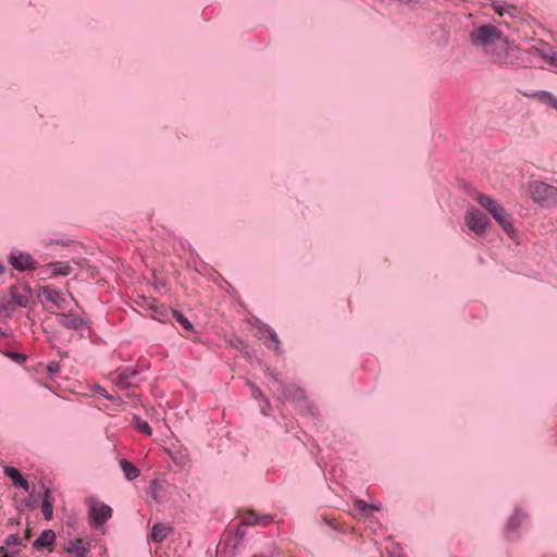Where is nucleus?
<instances>
[{"label": "nucleus", "mask_w": 557, "mask_h": 557, "mask_svg": "<svg viewBox=\"0 0 557 557\" xmlns=\"http://www.w3.org/2000/svg\"><path fill=\"white\" fill-rule=\"evenodd\" d=\"M485 54L492 63L502 66H515L519 61V49L508 40L500 39Z\"/></svg>", "instance_id": "obj_1"}, {"label": "nucleus", "mask_w": 557, "mask_h": 557, "mask_svg": "<svg viewBox=\"0 0 557 557\" xmlns=\"http://www.w3.org/2000/svg\"><path fill=\"white\" fill-rule=\"evenodd\" d=\"M502 32L492 24L476 27L470 33V40L476 47H482L487 52L497 41L502 39Z\"/></svg>", "instance_id": "obj_2"}, {"label": "nucleus", "mask_w": 557, "mask_h": 557, "mask_svg": "<svg viewBox=\"0 0 557 557\" xmlns=\"http://www.w3.org/2000/svg\"><path fill=\"white\" fill-rule=\"evenodd\" d=\"M530 195L532 200L542 207L557 205V187L544 182H532L530 184Z\"/></svg>", "instance_id": "obj_3"}, {"label": "nucleus", "mask_w": 557, "mask_h": 557, "mask_svg": "<svg viewBox=\"0 0 557 557\" xmlns=\"http://www.w3.org/2000/svg\"><path fill=\"white\" fill-rule=\"evenodd\" d=\"M112 517V508L101 502L92 499L88 508L89 525L97 528L107 523Z\"/></svg>", "instance_id": "obj_4"}, {"label": "nucleus", "mask_w": 557, "mask_h": 557, "mask_svg": "<svg viewBox=\"0 0 557 557\" xmlns=\"http://www.w3.org/2000/svg\"><path fill=\"white\" fill-rule=\"evenodd\" d=\"M8 261L20 272L34 271L38 267V262L28 252L12 251Z\"/></svg>", "instance_id": "obj_5"}, {"label": "nucleus", "mask_w": 557, "mask_h": 557, "mask_svg": "<svg viewBox=\"0 0 557 557\" xmlns=\"http://www.w3.org/2000/svg\"><path fill=\"white\" fill-rule=\"evenodd\" d=\"M466 222L468 227L480 236L484 235L490 226L488 218L475 209L467 213Z\"/></svg>", "instance_id": "obj_6"}, {"label": "nucleus", "mask_w": 557, "mask_h": 557, "mask_svg": "<svg viewBox=\"0 0 557 557\" xmlns=\"http://www.w3.org/2000/svg\"><path fill=\"white\" fill-rule=\"evenodd\" d=\"M39 297H42L46 301L52 302L60 309H64L66 307L67 298H72L70 292L60 293L54 289H51L48 286H41L38 293Z\"/></svg>", "instance_id": "obj_7"}, {"label": "nucleus", "mask_w": 557, "mask_h": 557, "mask_svg": "<svg viewBox=\"0 0 557 557\" xmlns=\"http://www.w3.org/2000/svg\"><path fill=\"white\" fill-rule=\"evenodd\" d=\"M490 214L495 219V221L510 238L516 236V228L511 223L510 214L502 205L492 209Z\"/></svg>", "instance_id": "obj_8"}, {"label": "nucleus", "mask_w": 557, "mask_h": 557, "mask_svg": "<svg viewBox=\"0 0 557 557\" xmlns=\"http://www.w3.org/2000/svg\"><path fill=\"white\" fill-rule=\"evenodd\" d=\"M278 393L282 398L296 401L301 406V403H307V395L304 388L292 384L285 383L278 388Z\"/></svg>", "instance_id": "obj_9"}, {"label": "nucleus", "mask_w": 557, "mask_h": 557, "mask_svg": "<svg viewBox=\"0 0 557 557\" xmlns=\"http://www.w3.org/2000/svg\"><path fill=\"white\" fill-rule=\"evenodd\" d=\"M57 320L62 327L73 331H81L88 324L87 320L71 313H59Z\"/></svg>", "instance_id": "obj_10"}, {"label": "nucleus", "mask_w": 557, "mask_h": 557, "mask_svg": "<svg viewBox=\"0 0 557 557\" xmlns=\"http://www.w3.org/2000/svg\"><path fill=\"white\" fill-rule=\"evenodd\" d=\"M3 473L12 481L13 485L22 488L24 492L29 491L28 481L21 474V472L11 466H7L3 469Z\"/></svg>", "instance_id": "obj_11"}, {"label": "nucleus", "mask_w": 557, "mask_h": 557, "mask_svg": "<svg viewBox=\"0 0 557 557\" xmlns=\"http://www.w3.org/2000/svg\"><path fill=\"white\" fill-rule=\"evenodd\" d=\"M64 550L75 557H87L89 548L84 545V540L81 537L70 540L64 546Z\"/></svg>", "instance_id": "obj_12"}, {"label": "nucleus", "mask_w": 557, "mask_h": 557, "mask_svg": "<svg viewBox=\"0 0 557 557\" xmlns=\"http://www.w3.org/2000/svg\"><path fill=\"white\" fill-rule=\"evenodd\" d=\"M55 533L53 530H44L39 536L33 542V547L37 550H41L51 546L55 542Z\"/></svg>", "instance_id": "obj_13"}, {"label": "nucleus", "mask_w": 557, "mask_h": 557, "mask_svg": "<svg viewBox=\"0 0 557 557\" xmlns=\"http://www.w3.org/2000/svg\"><path fill=\"white\" fill-rule=\"evenodd\" d=\"M139 375V372L132 369L125 368L117 376L116 384L121 387H128L134 384L135 379Z\"/></svg>", "instance_id": "obj_14"}, {"label": "nucleus", "mask_w": 557, "mask_h": 557, "mask_svg": "<svg viewBox=\"0 0 557 557\" xmlns=\"http://www.w3.org/2000/svg\"><path fill=\"white\" fill-rule=\"evenodd\" d=\"M26 289V294H21L18 293L17 290V287L16 286H11L10 287V296L12 297L15 307L18 306L21 308H26L27 305H28V297L32 293V289L29 286H26L25 287Z\"/></svg>", "instance_id": "obj_15"}, {"label": "nucleus", "mask_w": 557, "mask_h": 557, "mask_svg": "<svg viewBox=\"0 0 557 557\" xmlns=\"http://www.w3.org/2000/svg\"><path fill=\"white\" fill-rule=\"evenodd\" d=\"M171 531H172V529L170 527L162 524V523H156L151 530L152 542H154V543L163 542L168 537V535L170 534Z\"/></svg>", "instance_id": "obj_16"}, {"label": "nucleus", "mask_w": 557, "mask_h": 557, "mask_svg": "<svg viewBox=\"0 0 557 557\" xmlns=\"http://www.w3.org/2000/svg\"><path fill=\"white\" fill-rule=\"evenodd\" d=\"M44 498L41 503V510L46 520H51L53 517V505L50 499V490L42 484Z\"/></svg>", "instance_id": "obj_17"}, {"label": "nucleus", "mask_w": 557, "mask_h": 557, "mask_svg": "<svg viewBox=\"0 0 557 557\" xmlns=\"http://www.w3.org/2000/svg\"><path fill=\"white\" fill-rule=\"evenodd\" d=\"M120 466L127 481H134L140 474L139 469L126 459H121Z\"/></svg>", "instance_id": "obj_18"}, {"label": "nucleus", "mask_w": 557, "mask_h": 557, "mask_svg": "<svg viewBox=\"0 0 557 557\" xmlns=\"http://www.w3.org/2000/svg\"><path fill=\"white\" fill-rule=\"evenodd\" d=\"M49 267L52 268V276H67L72 271L70 263L64 261L50 262Z\"/></svg>", "instance_id": "obj_19"}, {"label": "nucleus", "mask_w": 557, "mask_h": 557, "mask_svg": "<svg viewBox=\"0 0 557 557\" xmlns=\"http://www.w3.org/2000/svg\"><path fill=\"white\" fill-rule=\"evenodd\" d=\"M524 517L525 516L522 512H520L518 509H516L513 511V513L510 516V518L508 519V522L506 525L507 531L508 532L517 531L520 528Z\"/></svg>", "instance_id": "obj_20"}, {"label": "nucleus", "mask_w": 557, "mask_h": 557, "mask_svg": "<svg viewBox=\"0 0 557 557\" xmlns=\"http://www.w3.org/2000/svg\"><path fill=\"white\" fill-rule=\"evenodd\" d=\"M91 391L94 393H97L99 394L101 397H103L104 399H108L112 403H114L115 405L120 406L123 404V399L116 395V396H113L111 394H109L101 385L99 384H95L91 388Z\"/></svg>", "instance_id": "obj_21"}, {"label": "nucleus", "mask_w": 557, "mask_h": 557, "mask_svg": "<svg viewBox=\"0 0 557 557\" xmlns=\"http://www.w3.org/2000/svg\"><path fill=\"white\" fill-rule=\"evenodd\" d=\"M478 203L483 207L488 213H491L492 209L497 208L500 206L495 199L492 197L480 194L476 198Z\"/></svg>", "instance_id": "obj_22"}, {"label": "nucleus", "mask_w": 557, "mask_h": 557, "mask_svg": "<svg viewBox=\"0 0 557 557\" xmlns=\"http://www.w3.org/2000/svg\"><path fill=\"white\" fill-rule=\"evenodd\" d=\"M478 203L483 207L488 213H491L492 209L497 208L500 206L495 199L492 197L480 194L476 198Z\"/></svg>", "instance_id": "obj_23"}, {"label": "nucleus", "mask_w": 557, "mask_h": 557, "mask_svg": "<svg viewBox=\"0 0 557 557\" xmlns=\"http://www.w3.org/2000/svg\"><path fill=\"white\" fill-rule=\"evenodd\" d=\"M492 7H493L495 13H497L498 15H504L505 13L513 15L518 11L516 5L508 4V3H500L498 1H493Z\"/></svg>", "instance_id": "obj_24"}, {"label": "nucleus", "mask_w": 557, "mask_h": 557, "mask_svg": "<svg viewBox=\"0 0 557 557\" xmlns=\"http://www.w3.org/2000/svg\"><path fill=\"white\" fill-rule=\"evenodd\" d=\"M432 39L438 46L445 47L449 42V30L445 28H441L438 30H434L432 33Z\"/></svg>", "instance_id": "obj_25"}, {"label": "nucleus", "mask_w": 557, "mask_h": 557, "mask_svg": "<svg viewBox=\"0 0 557 557\" xmlns=\"http://www.w3.org/2000/svg\"><path fill=\"white\" fill-rule=\"evenodd\" d=\"M251 521L256 524L267 525L272 521V517L269 515L260 516V515L251 513L244 520V524H249Z\"/></svg>", "instance_id": "obj_26"}, {"label": "nucleus", "mask_w": 557, "mask_h": 557, "mask_svg": "<svg viewBox=\"0 0 557 557\" xmlns=\"http://www.w3.org/2000/svg\"><path fill=\"white\" fill-rule=\"evenodd\" d=\"M172 317L175 319L177 323L182 325L186 331H194L193 323L178 310H172Z\"/></svg>", "instance_id": "obj_27"}, {"label": "nucleus", "mask_w": 557, "mask_h": 557, "mask_svg": "<svg viewBox=\"0 0 557 557\" xmlns=\"http://www.w3.org/2000/svg\"><path fill=\"white\" fill-rule=\"evenodd\" d=\"M265 332L268 334L269 341L271 342L270 344H268V347L274 349L275 351H278L280 350V339H278L276 332L269 325H265Z\"/></svg>", "instance_id": "obj_28"}, {"label": "nucleus", "mask_w": 557, "mask_h": 557, "mask_svg": "<svg viewBox=\"0 0 557 557\" xmlns=\"http://www.w3.org/2000/svg\"><path fill=\"white\" fill-rule=\"evenodd\" d=\"M134 421L136 423V428L139 432L151 436L152 435V428L149 425V423L145 420H141L139 417H135Z\"/></svg>", "instance_id": "obj_29"}, {"label": "nucleus", "mask_w": 557, "mask_h": 557, "mask_svg": "<svg viewBox=\"0 0 557 557\" xmlns=\"http://www.w3.org/2000/svg\"><path fill=\"white\" fill-rule=\"evenodd\" d=\"M15 311V305L12 302H2L0 304V318L7 319L10 318Z\"/></svg>", "instance_id": "obj_30"}, {"label": "nucleus", "mask_w": 557, "mask_h": 557, "mask_svg": "<svg viewBox=\"0 0 557 557\" xmlns=\"http://www.w3.org/2000/svg\"><path fill=\"white\" fill-rule=\"evenodd\" d=\"M60 368H61L60 362L55 361V360L50 361L46 366V370H47L48 374L50 375V377H53L55 374H58L60 372Z\"/></svg>", "instance_id": "obj_31"}, {"label": "nucleus", "mask_w": 557, "mask_h": 557, "mask_svg": "<svg viewBox=\"0 0 557 557\" xmlns=\"http://www.w3.org/2000/svg\"><path fill=\"white\" fill-rule=\"evenodd\" d=\"M22 545V539L17 534H11L7 536L4 540V546L11 547V546H21Z\"/></svg>", "instance_id": "obj_32"}, {"label": "nucleus", "mask_w": 557, "mask_h": 557, "mask_svg": "<svg viewBox=\"0 0 557 557\" xmlns=\"http://www.w3.org/2000/svg\"><path fill=\"white\" fill-rule=\"evenodd\" d=\"M159 488H160V482L154 479V480H151L149 482V485H148V492L149 494L156 499L157 496H158V492H159Z\"/></svg>", "instance_id": "obj_33"}, {"label": "nucleus", "mask_w": 557, "mask_h": 557, "mask_svg": "<svg viewBox=\"0 0 557 557\" xmlns=\"http://www.w3.org/2000/svg\"><path fill=\"white\" fill-rule=\"evenodd\" d=\"M251 389H252V396L256 399H262L265 405H269V400L267 398H264L262 392L256 385L251 384Z\"/></svg>", "instance_id": "obj_34"}, {"label": "nucleus", "mask_w": 557, "mask_h": 557, "mask_svg": "<svg viewBox=\"0 0 557 557\" xmlns=\"http://www.w3.org/2000/svg\"><path fill=\"white\" fill-rule=\"evenodd\" d=\"M541 99H547V100H549V102L552 103V106H553L554 108H556V109H557V98H556V97H554L550 92H548V91H542V92H541Z\"/></svg>", "instance_id": "obj_35"}, {"label": "nucleus", "mask_w": 557, "mask_h": 557, "mask_svg": "<svg viewBox=\"0 0 557 557\" xmlns=\"http://www.w3.org/2000/svg\"><path fill=\"white\" fill-rule=\"evenodd\" d=\"M305 404L307 405V406H306L307 411H308L312 417L318 418V417L320 416L319 410H318V408H317L314 405L308 404V401H307V403H305Z\"/></svg>", "instance_id": "obj_36"}, {"label": "nucleus", "mask_w": 557, "mask_h": 557, "mask_svg": "<svg viewBox=\"0 0 557 557\" xmlns=\"http://www.w3.org/2000/svg\"><path fill=\"white\" fill-rule=\"evenodd\" d=\"M357 508L360 511L368 512V511H370V504H368L364 500H357Z\"/></svg>", "instance_id": "obj_37"}, {"label": "nucleus", "mask_w": 557, "mask_h": 557, "mask_svg": "<svg viewBox=\"0 0 557 557\" xmlns=\"http://www.w3.org/2000/svg\"><path fill=\"white\" fill-rule=\"evenodd\" d=\"M267 373L272 377V380L275 382V383H278L281 386L282 384H284L281 380H280V375L278 373H276L275 371H272L270 370L269 368L267 369Z\"/></svg>", "instance_id": "obj_38"}, {"label": "nucleus", "mask_w": 557, "mask_h": 557, "mask_svg": "<svg viewBox=\"0 0 557 557\" xmlns=\"http://www.w3.org/2000/svg\"><path fill=\"white\" fill-rule=\"evenodd\" d=\"M10 357H11L14 361H16V362H18V363H22V362H24V361L26 360V356H24V355H22V354H18V352H12V354L10 355Z\"/></svg>", "instance_id": "obj_39"}, {"label": "nucleus", "mask_w": 557, "mask_h": 557, "mask_svg": "<svg viewBox=\"0 0 557 557\" xmlns=\"http://www.w3.org/2000/svg\"><path fill=\"white\" fill-rule=\"evenodd\" d=\"M244 535H245V531H243V530H240V528H238L236 530V543L234 545L235 547H237L238 543L243 540Z\"/></svg>", "instance_id": "obj_40"}, {"label": "nucleus", "mask_w": 557, "mask_h": 557, "mask_svg": "<svg viewBox=\"0 0 557 557\" xmlns=\"http://www.w3.org/2000/svg\"><path fill=\"white\" fill-rule=\"evenodd\" d=\"M235 348L239 349L240 351H244V349H246L248 347V345L242 341V339H238L237 341V344H232Z\"/></svg>", "instance_id": "obj_41"}, {"label": "nucleus", "mask_w": 557, "mask_h": 557, "mask_svg": "<svg viewBox=\"0 0 557 557\" xmlns=\"http://www.w3.org/2000/svg\"><path fill=\"white\" fill-rule=\"evenodd\" d=\"M548 62H549L552 65H554V66H556V67H557V52H556V51L550 52V54H549V59H548Z\"/></svg>", "instance_id": "obj_42"}, {"label": "nucleus", "mask_w": 557, "mask_h": 557, "mask_svg": "<svg viewBox=\"0 0 557 557\" xmlns=\"http://www.w3.org/2000/svg\"><path fill=\"white\" fill-rule=\"evenodd\" d=\"M69 242L64 239H51L50 245H61V246H67Z\"/></svg>", "instance_id": "obj_43"}, {"label": "nucleus", "mask_w": 557, "mask_h": 557, "mask_svg": "<svg viewBox=\"0 0 557 557\" xmlns=\"http://www.w3.org/2000/svg\"><path fill=\"white\" fill-rule=\"evenodd\" d=\"M0 554H2L1 557H15L16 553H14V552L5 553V548L4 547H0Z\"/></svg>", "instance_id": "obj_44"}, {"label": "nucleus", "mask_w": 557, "mask_h": 557, "mask_svg": "<svg viewBox=\"0 0 557 557\" xmlns=\"http://www.w3.org/2000/svg\"><path fill=\"white\" fill-rule=\"evenodd\" d=\"M537 51L540 52L541 57H542L544 60H547V61H548V59H549V54H550V53L548 52V50H545V49L540 50V49H537Z\"/></svg>", "instance_id": "obj_45"}, {"label": "nucleus", "mask_w": 557, "mask_h": 557, "mask_svg": "<svg viewBox=\"0 0 557 557\" xmlns=\"http://www.w3.org/2000/svg\"><path fill=\"white\" fill-rule=\"evenodd\" d=\"M380 506L375 504H370V510H379Z\"/></svg>", "instance_id": "obj_46"}, {"label": "nucleus", "mask_w": 557, "mask_h": 557, "mask_svg": "<svg viewBox=\"0 0 557 557\" xmlns=\"http://www.w3.org/2000/svg\"><path fill=\"white\" fill-rule=\"evenodd\" d=\"M5 272V265L0 262V274Z\"/></svg>", "instance_id": "obj_47"}, {"label": "nucleus", "mask_w": 557, "mask_h": 557, "mask_svg": "<svg viewBox=\"0 0 557 557\" xmlns=\"http://www.w3.org/2000/svg\"><path fill=\"white\" fill-rule=\"evenodd\" d=\"M5 332L0 327V336H5Z\"/></svg>", "instance_id": "obj_48"}, {"label": "nucleus", "mask_w": 557, "mask_h": 557, "mask_svg": "<svg viewBox=\"0 0 557 557\" xmlns=\"http://www.w3.org/2000/svg\"><path fill=\"white\" fill-rule=\"evenodd\" d=\"M25 536L29 537V530H26Z\"/></svg>", "instance_id": "obj_49"}]
</instances>
